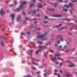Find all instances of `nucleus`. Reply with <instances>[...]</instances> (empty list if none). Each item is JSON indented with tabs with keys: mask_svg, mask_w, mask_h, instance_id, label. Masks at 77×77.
Listing matches in <instances>:
<instances>
[{
	"mask_svg": "<svg viewBox=\"0 0 77 77\" xmlns=\"http://www.w3.org/2000/svg\"><path fill=\"white\" fill-rule=\"evenodd\" d=\"M17 20L18 21H21V18L20 16H18L17 17Z\"/></svg>",
	"mask_w": 77,
	"mask_h": 77,
	"instance_id": "nucleus-6",
	"label": "nucleus"
},
{
	"mask_svg": "<svg viewBox=\"0 0 77 77\" xmlns=\"http://www.w3.org/2000/svg\"><path fill=\"white\" fill-rule=\"evenodd\" d=\"M60 72L61 73H62V72H63V71L61 70H60Z\"/></svg>",
	"mask_w": 77,
	"mask_h": 77,
	"instance_id": "nucleus-41",
	"label": "nucleus"
},
{
	"mask_svg": "<svg viewBox=\"0 0 77 77\" xmlns=\"http://www.w3.org/2000/svg\"><path fill=\"white\" fill-rule=\"evenodd\" d=\"M62 37V35H59L57 36V39H59V38H60Z\"/></svg>",
	"mask_w": 77,
	"mask_h": 77,
	"instance_id": "nucleus-13",
	"label": "nucleus"
},
{
	"mask_svg": "<svg viewBox=\"0 0 77 77\" xmlns=\"http://www.w3.org/2000/svg\"><path fill=\"white\" fill-rule=\"evenodd\" d=\"M44 23H45V24H47L48 23V21H45L44 22Z\"/></svg>",
	"mask_w": 77,
	"mask_h": 77,
	"instance_id": "nucleus-22",
	"label": "nucleus"
},
{
	"mask_svg": "<svg viewBox=\"0 0 77 77\" xmlns=\"http://www.w3.org/2000/svg\"><path fill=\"white\" fill-rule=\"evenodd\" d=\"M76 54L77 55V53H76Z\"/></svg>",
	"mask_w": 77,
	"mask_h": 77,
	"instance_id": "nucleus-63",
	"label": "nucleus"
},
{
	"mask_svg": "<svg viewBox=\"0 0 77 77\" xmlns=\"http://www.w3.org/2000/svg\"><path fill=\"white\" fill-rule=\"evenodd\" d=\"M53 16L55 17H62V15H54Z\"/></svg>",
	"mask_w": 77,
	"mask_h": 77,
	"instance_id": "nucleus-8",
	"label": "nucleus"
},
{
	"mask_svg": "<svg viewBox=\"0 0 77 77\" xmlns=\"http://www.w3.org/2000/svg\"><path fill=\"white\" fill-rule=\"evenodd\" d=\"M39 48L40 49H41V50H42V47L41 46H39Z\"/></svg>",
	"mask_w": 77,
	"mask_h": 77,
	"instance_id": "nucleus-21",
	"label": "nucleus"
},
{
	"mask_svg": "<svg viewBox=\"0 0 77 77\" xmlns=\"http://www.w3.org/2000/svg\"><path fill=\"white\" fill-rule=\"evenodd\" d=\"M32 43V44L33 45H35V44L34 43Z\"/></svg>",
	"mask_w": 77,
	"mask_h": 77,
	"instance_id": "nucleus-49",
	"label": "nucleus"
},
{
	"mask_svg": "<svg viewBox=\"0 0 77 77\" xmlns=\"http://www.w3.org/2000/svg\"><path fill=\"white\" fill-rule=\"evenodd\" d=\"M44 56L45 57H46V59H47V55L45 54Z\"/></svg>",
	"mask_w": 77,
	"mask_h": 77,
	"instance_id": "nucleus-31",
	"label": "nucleus"
},
{
	"mask_svg": "<svg viewBox=\"0 0 77 77\" xmlns=\"http://www.w3.org/2000/svg\"><path fill=\"white\" fill-rule=\"evenodd\" d=\"M54 71H55V72H57V69H55V70H54Z\"/></svg>",
	"mask_w": 77,
	"mask_h": 77,
	"instance_id": "nucleus-44",
	"label": "nucleus"
},
{
	"mask_svg": "<svg viewBox=\"0 0 77 77\" xmlns=\"http://www.w3.org/2000/svg\"><path fill=\"white\" fill-rule=\"evenodd\" d=\"M1 45L2 46V47H4V44L3 43V42H1Z\"/></svg>",
	"mask_w": 77,
	"mask_h": 77,
	"instance_id": "nucleus-20",
	"label": "nucleus"
},
{
	"mask_svg": "<svg viewBox=\"0 0 77 77\" xmlns=\"http://www.w3.org/2000/svg\"><path fill=\"white\" fill-rule=\"evenodd\" d=\"M64 6L65 7H67V8H68V7H69V6H68V5H65Z\"/></svg>",
	"mask_w": 77,
	"mask_h": 77,
	"instance_id": "nucleus-27",
	"label": "nucleus"
},
{
	"mask_svg": "<svg viewBox=\"0 0 77 77\" xmlns=\"http://www.w3.org/2000/svg\"><path fill=\"white\" fill-rule=\"evenodd\" d=\"M28 76L29 77H32V76H30V75H28Z\"/></svg>",
	"mask_w": 77,
	"mask_h": 77,
	"instance_id": "nucleus-40",
	"label": "nucleus"
},
{
	"mask_svg": "<svg viewBox=\"0 0 77 77\" xmlns=\"http://www.w3.org/2000/svg\"><path fill=\"white\" fill-rule=\"evenodd\" d=\"M69 50H67L66 51V53H68V52H69Z\"/></svg>",
	"mask_w": 77,
	"mask_h": 77,
	"instance_id": "nucleus-34",
	"label": "nucleus"
},
{
	"mask_svg": "<svg viewBox=\"0 0 77 77\" xmlns=\"http://www.w3.org/2000/svg\"><path fill=\"white\" fill-rule=\"evenodd\" d=\"M22 13L24 15H26V13L24 11H23Z\"/></svg>",
	"mask_w": 77,
	"mask_h": 77,
	"instance_id": "nucleus-25",
	"label": "nucleus"
},
{
	"mask_svg": "<svg viewBox=\"0 0 77 77\" xmlns=\"http://www.w3.org/2000/svg\"><path fill=\"white\" fill-rule=\"evenodd\" d=\"M38 8H42V5H41V4H40L38 6Z\"/></svg>",
	"mask_w": 77,
	"mask_h": 77,
	"instance_id": "nucleus-24",
	"label": "nucleus"
},
{
	"mask_svg": "<svg viewBox=\"0 0 77 77\" xmlns=\"http://www.w3.org/2000/svg\"><path fill=\"white\" fill-rule=\"evenodd\" d=\"M9 1H7L6 2V3H9Z\"/></svg>",
	"mask_w": 77,
	"mask_h": 77,
	"instance_id": "nucleus-50",
	"label": "nucleus"
},
{
	"mask_svg": "<svg viewBox=\"0 0 77 77\" xmlns=\"http://www.w3.org/2000/svg\"><path fill=\"white\" fill-rule=\"evenodd\" d=\"M63 11H65V12H66L67 11H68V10L66 9H64L63 10Z\"/></svg>",
	"mask_w": 77,
	"mask_h": 77,
	"instance_id": "nucleus-26",
	"label": "nucleus"
},
{
	"mask_svg": "<svg viewBox=\"0 0 77 77\" xmlns=\"http://www.w3.org/2000/svg\"><path fill=\"white\" fill-rule=\"evenodd\" d=\"M44 47L45 48H47V47H46V46H44Z\"/></svg>",
	"mask_w": 77,
	"mask_h": 77,
	"instance_id": "nucleus-54",
	"label": "nucleus"
},
{
	"mask_svg": "<svg viewBox=\"0 0 77 77\" xmlns=\"http://www.w3.org/2000/svg\"><path fill=\"white\" fill-rule=\"evenodd\" d=\"M57 43H58V44H59V41H58L57 42Z\"/></svg>",
	"mask_w": 77,
	"mask_h": 77,
	"instance_id": "nucleus-58",
	"label": "nucleus"
},
{
	"mask_svg": "<svg viewBox=\"0 0 77 77\" xmlns=\"http://www.w3.org/2000/svg\"><path fill=\"white\" fill-rule=\"evenodd\" d=\"M26 20H28V18L27 17L26 18Z\"/></svg>",
	"mask_w": 77,
	"mask_h": 77,
	"instance_id": "nucleus-53",
	"label": "nucleus"
},
{
	"mask_svg": "<svg viewBox=\"0 0 77 77\" xmlns=\"http://www.w3.org/2000/svg\"><path fill=\"white\" fill-rule=\"evenodd\" d=\"M32 52H33V51L31 50L27 51V53H28V54H32ZM29 53H30V54Z\"/></svg>",
	"mask_w": 77,
	"mask_h": 77,
	"instance_id": "nucleus-10",
	"label": "nucleus"
},
{
	"mask_svg": "<svg viewBox=\"0 0 77 77\" xmlns=\"http://www.w3.org/2000/svg\"><path fill=\"white\" fill-rule=\"evenodd\" d=\"M21 34L22 35V34H23V35H24V33L23 32H22L21 33Z\"/></svg>",
	"mask_w": 77,
	"mask_h": 77,
	"instance_id": "nucleus-47",
	"label": "nucleus"
},
{
	"mask_svg": "<svg viewBox=\"0 0 77 77\" xmlns=\"http://www.w3.org/2000/svg\"><path fill=\"white\" fill-rule=\"evenodd\" d=\"M50 11H54V9H49Z\"/></svg>",
	"mask_w": 77,
	"mask_h": 77,
	"instance_id": "nucleus-19",
	"label": "nucleus"
},
{
	"mask_svg": "<svg viewBox=\"0 0 77 77\" xmlns=\"http://www.w3.org/2000/svg\"><path fill=\"white\" fill-rule=\"evenodd\" d=\"M54 74H55V75H60V74H57L56 73H54Z\"/></svg>",
	"mask_w": 77,
	"mask_h": 77,
	"instance_id": "nucleus-28",
	"label": "nucleus"
},
{
	"mask_svg": "<svg viewBox=\"0 0 77 77\" xmlns=\"http://www.w3.org/2000/svg\"><path fill=\"white\" fill-rule=\"evenodd\" d=\"M58 59L59 60L60 59V60H62V59L60 57H59L58 58Z\"/></svg>",
	"mask_w": 77,
	"mask_h": 77,
	"instance_id": "nucleus-38",
	"label": "nucleus"
},
{
	"mask_svg": "<svg viewBox=\"0 0 77 77\" xmlns=\"http://www.w3.org/2000/svg\"><path fill=\"white\" fill-rule=\"evenodd\" d=\"M67 2H65V3H66Z\"/></svg>",
	"mask_w": 77,
	"mask_h": 77,
	"instance_id": "nucleus-64",
	"label": "nucleus"
},
{
	"mask_svg": "<svg viewBox=\"0 0 77 77\" xmlns=\"http://www.w3.org/2000/svg\"><path fill=\"white\" fill-rule=\"evenodd\" d=\"M45 19H47V17L46 16H45Z\"/></svg>",
	"mask_w": 77,
	"mask_h": 77,
	"instance_id": "nucleus-46",
	"label": "nucleus"
},
{
	"mask_svg": "<svg viewBox=\"0 0 77 77\" xmlns=\"http://www.w3.org/2000/svg\"><path fill=\"white\" fill-rule=\"evenodd\" d=\"M27 34H29V33H30V32H27Z\"/></svg>",
	"mask_w": 77,
	"mask_h": 77,
	"instance_id": "nucleus-56",
	"label": "nucleus"
},
{
	"mask_svg": "<svg viewBox=\"0 0 77 77\" xmlns=\"http://www.w3.org/2000/svg\"><path fill=\"white\" fill-rule=\"evenodd\" d=\"M33 2L34 3H35V0H33Z\"/></svg>",
	"mask_w": 77,
	"mask_h": 77,
	"instance_id": "nucleus-55",
	"label": "nucleus"
},
{
	"mask_svg": "<svg viewBox=\"0 0 77 77\" xmlns=\"http://www.w3.org/2000/svg\"><path fill=\"white\" fill-rule=\"evenodd\" d=\"M64 29V27H62V29H59V30H62V29Z\"/></svg>",
	"mask_w": 77,
	"mask_h": 77,
	"instance_id": "nucleus-39",
	"label": "nucleus"
},
{
	"mask_svg": "<svg viewBox=\"0 0 77 77\" xmlns=\"http://www.w3.org/2000/svg\"><path fill=\"white\" fill-rule=\"evenodd\" d=\"M61 41H64V40L63 39V38H62L61 39Z\"/></svg>",
	"mask_w": 77,
	"mask_h": 77,
	"instance_id": "nucleus-30",
	"label": "nucleus"
},
{
	"mask_svg": "<svg viewBox=\"0 0 77 77\" xmlns=\"http://www.w3.org/2000/svg\"><path fill=\"white\" fill-rule=\"evenodd\" d=\"M69 5L70 6H74V4L72 3H69Z\"/></svg>",
	"mask_w": 77,
	"mask_h": 77,
	"instance_id": "nucleus-18",
	"label": "nucleus"
},
{
	"mask_svg": "<svg viewBox=\"0 0 77 77\" xmlns=\"http://www.w3.org/2000/svg\"><path fill=\"white\" fill-rule=\"evenodd\" d=\"M51 59L53 62H54L56 60H57L56 57H55L54 58H51Z\"/></svg>",
	"mask_w": 77,
	"mask_h": 77,
	"instance_id": "nucleus-9",
	"label": "nucleus"
},
{
	"mask_svg": "<svg viewBox=\"0 0 77 77\" xmlns=\"http://www.w3.org/2000/svg\"><path fill=\"white\" fill-rule=\"evenodd\" d=\"M38 17H39V15H38Z\"/></svg>",
	"mask_w": 77,
	"mask_h": 77,
	"instance_id": "nucleus-61",
	"label": "nucleus"
},
{
	"mask_svg": "<svg viewBox=\"0 0 77 77\" xmlns=\"http://www.w3.org/2000/svg\"><path fill=\"white\" fill-rule=\"evenodd\" d=\"M33 61V62H35V59H33L32 60ZM32 64H34V65H39V64H38L36 63H32Z\"/></svg>",
	"mask_w": 77,
	"mask_h": 77,
	"instance_id": "nucleus-5",
	"label": "nucleus"
},
{
	"mask_svg": "<svg viewBox=\"0 0 77 77\" xmlns=\"http://www.w3.org/2000/svg\"><path fill=\"white\" fill-rule=\"evenodd\" d=\"M57 5H58V3H55V6L56 7V6H57Z\"/></svg>",
	"mask_w": 77,
	"mask_h": 77,
	"instance_id": "nucleus-33",
	"label": "nucleus"
},
{
	"mask_svg": "<svg viewBox=\"0 0 77 77\" xmlns=\"http://www.w3.org/2000/svg\"><path fill=\"white\" fill-rule=\"evenodd\" d=\"M37 23V21H35V24H36Z\"/></svg>",
	"mask_w": 77,
	"mask_h": 77,
	"instance_id": "nucleus-57",
	"label": "nucleus"
},
{
	"mask_svg": "<svg viewBox=\"0 0 77 77\" xmlns=\"http://www.w3.org/2000/svg\"><path fill=\"white\" fill-rule=\"evenodd\" d=\"M61 1V2H62V0H60Z\"/></svg>",
	"mask_w": 77,
	"mask_h": 77,
	"instance_id": "nucleus-59",
	"label": "nucleus"
},
{
	"mask_svg": "<svg viewBox=\"0 0 77 77\" xmlns=\"http://www.w3.org/2000/svg\"><path fill=\"white\" fill-rule=\"evenodd\" d=\"M50 51L52 53H53L54 52V51H53V50H51V49H50Z\"/></svg>",
	"mask_w": 77,
	"mask_h": 77,
	"instance_id": "nucleus-23",
	"label": "nucleus"
},
{
	"mask_svg": "<svg viewBox=\"0 0 77 77\" xmlns=\"http://www.w3.org/2000/svg\"><path fill=\"white\" fill-rule=\"evenodd\" d=\"M24 77H27V76H24Z\"/></svg>",
	"mask_w": 77,
	"mask_h": 77,
	"instance_id": "nucleus-60",
	"label": "nucleus"
},
{
	"mask_svg": "<svg viewBox=\"0 0 77 77\" xmlns=\"http://www.w3.org/2000/svg\"><path fill=\"white\" fill-rule=\"evenodd\" d=\"M1 38H2V39L3 38V36H1Z\"/></svg>",
	"mask_w": 77,
	"mask_h": 77,
	"instance_id": "nucleus-48",
	"label": "nucleus"
},
{
	"mask_svg": "<svg viewBox=\"0 0 77 77\" xmlns=\"http://www.w3.org/2000/svg\"><path fill=\"white\" fill-rule=\"evenodd\" d=\"M60 55L58 54V53H56V54H55V56H57V57H59V56H60Z\"/></svg>",
	"mask_w": 77,
	"mask_h": 77,
	"instance_id": "nucleus-12",
	"label": "nucleus"
},
{
	"mask_svg": "<svg viewBox=\"0 0 77 77\" xmlns=\"http://www.w3.org/2000/svg\"><path fill=\"white\" fill-rule=\"evenodd\" d=\"M37 73H38V74H40V72L38 71V72H37Z\"/></svg>",
	"mask_w": 77,
	"mask_h": 77,
	"instance_id": "nucleus-51",
	"label": "nucleus"
},
{
	"mask_svg": "<svg viewBox=\"0 0 77 77\" xmlns=\"http://www.w3.org/2000/svg\"><path fill=\"white\" fill-rule=\"evenodd\" d=\"M40 51H41V50H38L36 52V53L37 54H38V53H39V52Z\"/></svg>",
	"mask_w": 77,
	"mask_h": 77,
	"instance_id": "nucleus-15",
	"label": "nucleus"
},
{
	"mask_svg": "<svg viewBox=\"0 0 77 77\" xmlns=\"http://www.w3.org/2000/svg\"><path fill=\"white\" fill-rule=\"evenodd\" d=\"M32 6H33V4H32L30 5V7H32Z\"/></svg>",
	"mask_w": 77,
	"mask_h": 77,
	"instance_id": "nucleus-37",
	"label": "nucleus"
},
{
	"mask_svg": "<svg viewBox=\"0 0 77 77\" xmlns=\"http://www.w3.org/2000/svg\"><path fill=\"white\" fill-rule=\"evenodd\" d=\"M75 1H77V0H72V2H75Z\"/></svg>",
	"mask_w": 77,
	"mask_h": 77,
	"instance_id": "nucleus-35",
	"label": "nucleus"
},
{
	"mask_svg": "<svg viewBox=\"0 0 77 77\" xmlns=\"http://www.w3.org/2000/svg\"><path fill=\"white\" fill-rule=\"evenodd\" d=\"M5 12L3 11V10L2 9L0 11V14H1V15H3V14H5Z\"/></svg>",
	"mask_w": 77,
	"mask_h": 77,
	"instance_id": "nucleus-4",
	"label": "nucleus"
},
{
	"mask_svg": "<svg viewBox=\"0 0 77 77\" xmlns=\"http://www.w3.org/2000/svg\"><path fill=\"white\" fill-rule=\"evenodd\" d=\"M47 34V33L45 32V34L43 35H38V36L39 38L40 39H41L42 40H47V38L45 37L46 35Z\"/></svg>",
	"mask_w": 77,
	"mask_h": 77,
	"instance_id": "nucleus-1",
	"label": "nucleus"
},
{
	"mask_svg": "<svg viewBox=\"0 0 77 77\" xmlns=\"http://www.w3.org/2000/svg\"><path fill=\"white\" fill-rule=\"evenodd\" d=\"M14 16H15V14H13L11 15V17H12V20L14 19Z\"/></svg>",
	"mask_w": 77,
	"mask_h": 77,
	"instance_id": "nucleus-11",
	"label": "nucleus"
},
{
	"mask_svg": "<svg viewBox=\"0 0 77 77\" xmlns=\"http://www.w3.org/2000/svg\"><path fill=\"white\" fill-rule=\"evenodd\" d=\"M47 73H45V74H44V75H45V76H47Z\"/></svg>",
	"mask_w": 77,
	"mask_h": 77,
	"instance_id": "nucleus-32",
	"label": "nucleus"
},
{
	"mask_svg": "<svg viewBox=\"0 0 77 77\" xmlns=\"http://www.w3.org/2000/svg\"><path fill=\"white\" fill-rule=\"evenodd\" d=\"M32 69H36L35 67H33Z\"/></svg>",
	"mask_w": 77,
	"mask_h": 77,
	"instance_id": "nucleus-45",
	"label": "nucleus"
},
{
	"mask_svg": "<svg viewBox=\"0 0 77 77\" xmlns=\"http://www.w3.org/2000/svg\"><path fill=\"white\" fill-rule=\"evenodd\" d=\"M38 43H39L40 44H42V43L41 42H38Z\"/></svg>",
	"mask_w": 77,
	"mask_h": 77,
	"instance_id": "nucleus-29",
	"label": "nucleus"
},
{
	"mask_svg": "<svg viewBox=\"0 0 77 77\" xmlns=\"http://www.w3.org/2000/svg\"><path fill=\"white\" fill-rule=\"evenodd\" d=\"M65 76L67 77H70L71 75L69 73H67L66 74H65Z\"/></svg>",
	"mask_w": 77,
	"mask_h": 77,
	"instance_id": "nucleus-7",
	"label": "nucleus"
},
{
	"mask_svg": "<svg viewBox=\"0 0 77 77\" xmlns=\"http://www.w3.org/2000/svg\"><path fill=\"white\" fill-rule=\"evenodd\" d=\"M56 64H57L58 65H59L60 64V66H62V63H58V62H57L56 63Z\"/></svg>",
	"mask_w": 77,
	"mask_h": 77,
	"instance_id": "nucleus-17",
	"label": "nucleus"
},
{
	"mask_svg": "<svg viewBox=\"0 0 77 77\" xmlns=\"http://www.w3.org/2000/svg\"><path fill=\"white\" fill-rule=\"evenodd\" d=\"M62 26V24H60L58 26H55V27L56 28L59 27H60Z\"/></svg>",
	"mask_w": 77,
	"mask_h": 77,
	"instance_id": "nucleus-16",
	"label": "nucleus"
},
{
	"mask_svg": "<svg viewBox=\"0 0 77 77\" xmlns=\"http://www.w3.org/2000/svg\"><path fill=\"white\" fill-rule=\"evenodd\" d=\"M14 4H15V5H17V2L16 1H15Z\"/></svg>",
	"mask_w": 77,
	"mask_h": 77,
	"instance_id": "nucleus-36",
	"label": "nucleus"
},
{
	"mask_svg": "<svg viewBox=\"0 0 77 77\" xmlns=\"http://www.w3.org/2000/svg\"><path fill=\"white\" fill-rule=\"evenodd\" d=\"M26 2H24L23 3V5H21V6H20V7L16 9V12H19V11H21V9H22V8H23V5H26Z\"/></svg>",
	"mask_w": 77,
	"mask_h": 77,
	"instance_id": "nucleus-2",
	"label": "nucleus"
},
{
	"mask_svg": "<svg viewBox=\"0 0 77 77\" xmlns=\"http://www.w3.org/2000/svg\"><path fill=\"white\" fill-rule=\"evenodd\" d=\"M59 47V48H61V47H62V46L60 45Z\"/></svg>",
	"mask_w": 77,
	"mask_h": 77,
	"instance_id": "nucleus-42",
	"label": "nucleus"
},
{
	"mask_svg": "<svg viewBox=\"0 0 77 77\" xmlns=\"http://www.w3.org/2000/svg\"><path fill=\"white\" fill-rule=\"evenodd\" d=\"M40 10H39L38 9L37 10H35L33 11V14H35V13L36 12V11H40Z\"/></svg>",
	"mask_w": 77,
	"mask_h": 77,
	"instance_id": "nucleus-14",
	"label": "nucleus"
},
{
	"mask_svg": "<svg viewBox=\"0 0 77 77\" xmlns=\"http://www.w3.org/2000/svg\"><path fill=\"white\" fill-rule=\"evenodd\" d=\"M29 14H30V11L29 12Z\"/></svg>",
	"mask_w": 77,
	"mask_h": 77,
	"instance_id": "nucleus-62",
	"label": "nucleus"
},
{
	"mask_svg": "<svg viewBox=\"0 0 77 77\" xmlns=\"http://www.w3.org/2000/svg\"><path fill=\"white\" fill-rule=\"evenodd\" d=\"M14 6L13 5H10V6Z\"/></svg>",
	"mask_w": 77,
	"mask_h": 77,
	"instance_id": "nucleus-52",
	"label": "nucleus"
},
{
	"mask_svg": "<svg viewBox=\"0 0 77 77\" xmlns=\"http://www.w3.org/2000/svg\"><path fill=\"white\" fill-rule=\"evenodd\" d=\"M69 35H71L72 34L71 33H70V32H69Z\"/></svg>",
	"mask_w": 77,
	"mask_h": 77,
	"instance_id": "nucleus-43",
	"label": "nucleus"
},
{
	"mask_svg": "<svg viewBox=\"0 0 77 77\" xmlns=\"http://www.w3.org/2000/svg\"><path fill=\"white\" fill-rule=\"evenodd\" d=\"M66 62H69L70 63V64H72V65H69V66H70V67H72V66H74V64H73L71 62H69L68 61H66Z\"/></svg>",
	"mask_w": 77,
	"mask_h": 77,
	"instance_id": "nucleus-3",
	"label": "nucleus"
}]
</instances>
